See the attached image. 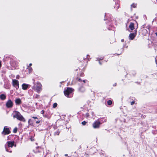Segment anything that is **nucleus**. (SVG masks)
I'll return each mask as SVG.
<instances>
[{
    "instance_id": "f257e3e1",
    "label": "nucleus",
    "mask_w": 157,
    "mask_h": 157,
    "mask_svg": "<svg viewBox=\"0 0 157 157\" xmlns=\"http://www.w3.org/2000/svg\"><path fill=\"white\" fill-rule=\"evenodd\" d=\"M13 117L14 118H16L17 119L20 121L23 122L25 121V118L18 112L14 111L13 113Z\"/></svg>"
},
{
    "instance_id": "f03ea898",
    "label": "nucleus",
    "mask_w": 157,
    "mask_h": 157,
    "mask_svg": "<svg viewBox=\"0 0 157 157\" xmlns=\"http://www.w3.org/2000/svg\"><path fill=\"white\" fill-rule=\"evenodd\" d=\"M42 86L41 83L39 82H37L36 83V86H34L33 89L36 90L37 92L39 93L42 90Z\"/></svg>"
},
{
    "instance_id": "7ed1b4c3",
    "label": "nucleus",
    "mask_w": 157,
    "mask_h": 157,
    "mask_svg": "<svg viewBox=\"0 0 157 157\" xmlns=\"http://www.w3.org/2000/svg\"><path fill=\"white\" fill-rule=\"evenodd\" d=\"M12 85L17 89L19 88V83L18 81L15 79H12Z\"/></svg>"
},
{
    "instance_id": "20e7f679",
    "label": "nucleus",
    "mask_w": 157,
    "mask_h": 157,
    "mask_svg": "<svg viewBox=\"0 0 157 157\" xmlns=\"http://www.w3.org/2000/svg\"><path fill=\"white\" fill-rule=\"evenodd\" d=\"M73 91L72 88H67V89L64 91V94L67 96H68L69 95L71 94Z\"/></svg>"
},
{
    "instance_id": "39448f33",
    "label": "nucleus",
    "mask_w": 157,
    "mask_h": 157,
    "mask_svg": "<svg viewBox=\"0 0 157 157\" xmlns=\"http://www.w3.org/2000/svg\"><path fill=\"white\" fill-rule=\"evenodd\" d=\"M100 124V122L98 121H95L93 124V126L94 128H98Z\"/></svg>"
},
{
    "instance_id": "423d86ee",
    "label": "nucleus",
    "mask_w": 157,
    "mask_h": 157,
    "mask_svg": "<svg viewBox=\"0 0 157 157\" xmlns=\"http://www.w3.org/2000/svg\"><path fill=\"white\" fill-rule=\"evenodd\" d=\"M6 107L8 108L11 107L13 105V102L10 100L6 102Z\"/></svg>"
},
{
    "instance_id": "0eeeda50",
    "label": "nucleus",
    "mask_w": 157,
    "mask_h": 157,
    "mask_svg": "<svg viewBox=\"0 0 157 157\" xmlns=\"http://www.w3.org/2000/svg\"><path fill=\"white\" fill-rule=\"evenodd\" d=\"M10 132V130L9 128L4 127L3 131L2 132V133L4 135H5L6 134H9Z\"/></svg>"
},
{
    "instance_id": "6e6552de",
    "label": "nucleus",
    "mask_w": 157,
    "mask_h": 157,
    "mask_svg": "<svg viewBox=\"0 0 157 157\" xmlns=\"http://www.w3.org/2000/svg\"><path fill=\"white\" fill-rule=\"evenodd\" d=\"M9 147H12L14 145V141H8L7 142Z\"/></svg>"
},
{
    "instance_id": "1a4fd4ad",
    "label": "nucleus",
    "mask_w": 157,
    "mask_h": 157,
    "mask_svg": "<svg viewBox=\"0 0 157 157\" xmlns=\"http://www.w3.org/2000/svg\"><path fill=\"white\" fill-rule=\"evenodd\" d=\"M29 85L25 84H23L22 85V89L24 90H26L28 88Z\"/></svg>"
},
{
    "instance_id": "9d476101",
    "label": "nucleus",
    "mask_w": 157,
    "mask_h": 157,
    "mask_svg": "<svg viewBox=\"0 0 157 157\" xmlns=\"http://www.w3.org/2000/svg\"><path fill=\"white\" fill-rule=\"evenodd\" d=\"M135 36L136 35L134 33H132L130 34L129 37L131 40H132L134 38Z\"/></svg>"
},
{
    "instance_id": "9b49d317",
    "label": "nucleus",
    "mask_w": 157,
    "mask_h": 157,
    "mask_svg": "<svg viewBox=\"0 0 157 157\" xmlns=\"http://www.w3.org/2000/svg\"><path fill=\"white\" fill-rule=\"evenodd\" d=\"M129 28L131 30H133L134 29V25L133 23H131L129 26Z\"/></svg>"
},
{
    "instance_id": "f8f14e48",
    "label": "nucleus",
    "mask_w": 157,
    "mask_h": 157,
    "mask_svg": "<svg viewBox=\"0 0 157 157\" xmlns=\"http://www.w3.org/2000/svg\"><path fill=\"white\" fill-rule=\"evenodd\" d=\"M6 96L4 94H2L0 95V98L2 100H4L6 99Z\"/></svg>"
},
{
    "instance_id": "ddd939ff",
    "label": "nucleus",
    "mask_w": 157,
    "mask_h": 157,
    "mask_svg": "<svg viewBox=\"0 0 157 157\" xmlns=\"http://www.w3.org/2000/svg\"><path fill=\"white\" fill-rule=\"evenodd\" d=\"M15 102L17 104H20L21 103V101L20 99L18 98L16 99L15 100Z\"/></svg>"
},
{
    "instance_id": "4468645a",
    "label": "nucleus",
    "mask_w": 157,
    "mask_h": 157,
    "mask_svg": "<svg viewBox=\"0 0 157 157\" xmlns=\"http://www.w3.org/2000/svg\"><path fill=\"white\" fill-rule=\"evenodd\" d=\"M79 90L81 92H83L85 91V88L82 86L79 89Z\"/></svg>"
},
{
    "instance_id": "2eb2a0df",
    "label": "nucleus",
    "mask_w": 157,
    "mask_h": 157,
    "mask_svg": "<svg viewBox=\"0 0 157 157\" xmlns=\"http://www.w3.org/2000/svg\"><path fill=\"white\" fill-rule=\"evenodd\" d=\"M107 103L109 105H110L112 104V101H111L109 100L108 101Z\"/></svg>"
},
{
    "instance_id": "dca6fc26",
    "label": "nucleus",
    "mask_w": 157,
    "mask_h": 157,
    "mask_svg": "<svg viewBox=\"0 0 157 157\" xmlns=\"http://www.w3.org/2000/svg\"><path fill=\"white\" fill-rule=\"evenodd\" d=\"M57 104L56 103H54L53 105V107L54 108H55L56 107H57Z\"/></svg>"
},
{
    "instance_id": "f3484780",
    "label": "nucleus",
    "mask_w": 157,
    "mask_h": 157,
    "mask_svg": "<svg viewBox=\"0 0 157 157\" xmlns=\"http://www.w3.org/2000/svg\"><path fill=\"white\" fill-rule=\"evenodd\" d=\"M17 131V128H14L13 130V132L16 133Z\"/></svg>"
},
{
    "instance_id": "a211bd4d",
    "label": "nucleus",
    "mask_w": 157,
    "mask_h": 157,
    "mask_svg": "<svg viewBox=\"0 0 157 157\" xmlns=\"http://www.w3.org/2000/svg\"><path fill=\"white\" fill-rule=\"evenodd\" d=\"M86 124L85 121H84L82 122V124L83 125H85Z\"/></svg>"
},
{
    "instance_id": "6ab92c4d",
    "label": "nucleus",
    "mask_w": 157,
    "mask_h": 157,
    "mask_svg": "<svg viewBox=\"0 0 157 157\" xmlns=\"http://www.w3.org/2000/svg\"><path fill=\"white\" fill-rule=\"evenodd\" d=\"M32 69L31 67H29V70L30 72H31L32 71Z\"/></svg>"
},
{
    "instance_id": "aec40b11",
    "label": "nucleus",
    "mask_w": 157,
    "mask_h": 157,
    "mask_svg": "<svg viewBox=\"0 0 157 157\" xmlns=\"http://www.w3.org/2000/svg\"><path fill=\"white\" fill-rule=\"evenodd\" d=\"M134 102H134V101H132V102H131V105H133V104H134Z\"/></svg>"
},
{
    "instance_id": "412c9836",
    "label": "nucleus",
    "mask_w": 157,
    "mask_h": 157,
    "mask_svg": "<svg viewBox=\"0 0 157 157\" xmlns=\"http://www.w3.org/2000/svg\"><path fill=\"white\" fill-rule=\"evenodd\" d=\"M133 6L134 8L136 6L134 4H132L131 6Z\"/></svg>"
},
{
    "instance_id": "4be33fe9",
    "label": "nucleus",
    "mask_w": 157,
    "mask_h": 157,
    "mask_svg": "<svg viewBox=\"0 0 157 157\" xmlns=\"http://www.w3.org/2000/svg\"><path fill=\"white\" fill-rule=\"evenodd\" d=\"M40 122V121H36V123H39Z\"/></svg>"
},
{
    "instance_id": "5701e85b",
    "label": "nucleus",
    "mask_w": 157,
    "mask_h": 157,
    "mask_svg": "<svg viewBox=\"0 0 157 157\" xmlns=\"http://www.w3.org/2000/svg\"><path fill=\"white\" fill-rule=\"evenodd\" d=\"M33 118H34V119H37V117H33Z\"/></svg>"
},
{
    "instance_id": "b1692460",
    "label": "nucleus",
    "mask_w": 157,
    "mask_h": 157,
    "mask_svg": "<svg viewBox=\"0 0 157 157\" xmlns=\"http://www.w3.org/2000/svg\"><path fill=\"white\" fill-rule=\"evenodd\" d=\"M41 113H42V114H44V110H42L41 111Z\"/></svg>"
},
{
    "instance_id": "393cba45",
    "label": "nucleus",
    "mask_w": 157,
    "mask_h": 157,
    "mask_svg": "<svg viewBox=\"0 0 157 157\" xmlns=\"http://www.w3.org/2000/svg\"><path fill=\"white\" fill-rule=\"evenodd\" d=\"M19 78V75H17V76L16 77V78L17 79H18Z\"/></svg>"
},
{
    "instance_id": "a878e982",
    "label": "nucleus",
    "mask_w": 157,
    "mask_h": 157,
    "mask_svg": "<svg viewBox=\"0 0 157 157\" xmlns=\"http://www.w3.org/2000/svg\"><path fill=\"white\" fill-rule=\"evenodd\" d=\"M29 65L30 66H31L32 65V64L30 63L29 64Z\"/></svg>"
},
{
    "instance_id": "bb28decb",
    "label": "nucleus",
    "mask_w": 157,
    "mask_h": 157,
    "mask_svg": "<svg viewBox=\"0 0 157 157\" xmlns=\"http://www.w3.org/2000/svg\"><path fill=\"white\" fill-rule=\"evenodd\" d=\"M155 34H156V36H157V33H155Z\"/></svg>"
},
{
    "instance_id": "cd10ccee",
    "label": "nucleus",
    "mask_w": 157,
    "mask_h": 157,
    "mask_svg": "<svg viewBox=\"0 0 157 157\" xmlns=\"http://www.w3.org/2000/svg\"><path fill=\"white\" fill-rule=\"evenodd\" d=\"M67 154H65V156H67Z\"/></svg>"
},
{
    "instance_id": "c85d7f7f",
    "label": "nucleus",
    "mask_w": 157,
    "mask_h": 157,
    "mask_svg": "<svg viewBox=\"0 0 157 157\" xmlns=\"http://www.w3.org/2000/svg\"><path fill=\"white\" fill-rule=\"evenodd\" d=\"M83 82H85V80H83Z\"/></svg>"
},
{
    "instance_id": "c756f323",
    "label": "nucleus",
    "mask_w": 157,
    "mask_h": 157,
    "mask_svg": "<svg viewBox=\"0 0 157 157\" xmlns=\"http://www.w3.org/2000/svg\"><path fill=\"white\" fill-rule=\"evenodd\" d=\"M121 41H122V42H123V41H124V40H121Z\"/></svg>"
},
{
    "instance_id": "7c9ffc66",
    "label": "nucleus",
    "mask_w": 157,
    "mask_h": 157,
    "mask_svg": "<svg viewBox=\"0 0 157 157\" xmlns=\"http://www.w3.org/2000/svg\"><path fill=\"white\" fill-rule=\"evenodd\" d=\"M6 151H8L7 150H6Z\"/></svg>"
}]
</instances>
